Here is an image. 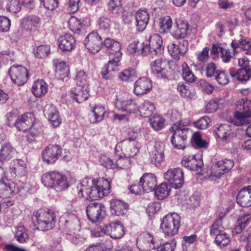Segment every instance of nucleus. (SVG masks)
<instances>
[{
    "label": "nucleus",
    "instance_id": "f257e3e1",
    "mask_svg": "<svg viewBox=\"0 0 251 251\" xmlns=\"http://www.w3.org/2000/svg\"><path fill=\"white\" fill-rule=\"evenodd\" d=\"M110 182L107 179L100 178L95 181L93 178L86 177L77 186L78 195L88 200H97L110 193Z\"/></svg>",
    "mask_w": 251,
    "mask_h": 251
},
{
    "label": "nucleus",
    "instance_id": "f03ea898",
    "mask_svg": "<svg viewBox=\"0 0 251 251\" xmlns=\"http://www.w3.org/2000/svg\"><path fill=\"white\" fill-rule=\"evenodd\" d=\"M115 107L128 114H136L139 112L142 116L148 117L151 116L155 109L154 104L148 101H144L139 106L135 99L117 98L114 102Z\"/></svg>",
    "mask_w": 251,
    "mask_h": 251
},
{
    "label": "nucleus",
    "instance_id": "7ed1b4c3",
    "mask_svg": "<svg viewBox=\"0 0 251 251\" xmlns=\"http://www.w3.org/2000/svg\"><path fill=\"white\" fill-rule=\"evenodd\" d=\"M42 182L48 187L54 189L56 191H62L67 189L69 185L65 175L58 171L50 172L42 176Z\"/></svg>",
    "mask_w": 251,
    "mask_h": 251
},
{
    "label": "nucleus",
    "instance_id": "20e7f679",
    "mask_svg": "<svg viewBox=\"0 0 251 251\" xmlns=\"http://www.w3.org/2000/svg\"><path fill=\"white\" fill-rule=\"evenodd\" d=\"M170 131L172 133L171 143L174 148L179 150H183L185 148V141H186L189 130L179 120L174 123L170 128Z\"/></svg>",
    "mask_w": 251,
    "mask_h": 251
},
{
    "label": "nucleus",
    "instance_id": "39448f33",
    "mask_svg": "<svg viewBox=\"0 0 251 251\" xmlns=\"http://www.w3.org/2000/svg\"><path fill=\"white\" fill-rule=\"evenodd\" d=\"M32 220L36 222V224H35L37 226V229L42 231H47L54 227L55 223V215L51 210L46 211L40 209L34 213Z\"/></svg>",
    "mask_w": 251,
    "mask_h": 251
},
{
    "label": "nucleus",
    "instance_id": "423d86ee",
    "mask_svg": "<svg viewBox=\"0 0 251 251\" xmlns=\"http://www.w3.org/2000/svg\"><path fill=\"white\" fill-rule=\"evenodd\" d=\"M180 226V217L176 213L168 214L163 218L160 228L165 236L176 234Z\"/></svg>",
    "mask_w": 251,
    "mask_h": 251
},
{
    "label": "nucleus",
    "instance_id": "0eeeda50",
    "mask_svg": "<svg viewBox=\"0 0 251 251\" xmlns=\"http://www.w3.org/2000/svg\"><path fill=\"white\" fill-rule=\"evenodd\" d=\"M235 105L237 109L242 111L235 113L233 122L237 126L243 125L246 119L251 117V100L240 99L236 101Z\"/></svg>",
    "mask_w": 251,
    "mask_h": 251
},
{
    "label": "nucleus",
    "instance_id": "6e6552de",
    "mask_svg": "<svg viewBox=\"0 0 251 251\" xmlns=\"http://www.w3.org/2000/svg\"><path fill=\"white\" fill-rule=\"evenodd\" d=\"M169 62L165 58L157 59L150 64L151 73L158 79H168L170 75Z\"/></svg>",
    "mask_w": 251,
    "mask_h": 251
},
{
    "label": "nucleus",
    "instance_id": "1a4fd4ad",
    "mask_svg": "<svg viewBox=\"0 0 251 251\" xmlns=\"http://www.w3.org/2000/svg\"><path fill=\"white\" fill-rule=\"evenodd\" d=\"M86 214L92 223L100 222L105 216V207L101 203H91L87 206Z\"/></svg>",
    "mask_w": 251,
    "mask_h": 251
},
{
    "label": "nucleus",
    "instance_id": "9d476101",
    "mask_svg": "<svg viewBox=\"0 0 251 251\" xmlns=\"http://www.w3.org/2000/svg\"><path fill=\"white\" fill-rule=\"evenodd\" d=\"M142 48V51L146 52L147 54L149 52L155 55L161 54L164 49L161 37L157 34L151 35L146 45L144 44Z\"/></svg>",
    "mask_w": 251,
    "mask_h": 251
},
{
    "label": "nucleus",
    "instance_id": "9b49d317",
    "mask_svg": "<svg viewBox=\"0 0 251 251\" xmlns=\"http://www.w3.org/2000/svg\"><path fill=\"white\" fill-rule=\"evenodd\" d=\"M164 177L176 189L181 187L184 183L183 172L179 168L169 169L164 173Z\"/></svg>",
    "mask_w": 251,
    "mask_h": 251
},
{
    "label": "nucleus",
    "instance_id": "f8f14e48",
    "mask_svg": "<svg viewBox=\"0 0 251 251\" xmlns=\"http://www.w3.org/2000/svg\"><path fill=\"white\" fill-rule=\"evenodd\" d=\"M139 145L138 143L131 138L126 139L118 143L115 150L121 148L124 155L130 158L135 156L139 151Z\"/></svg>",
    "mask_w": 251,
    "mask_h": 251
},
{
    "label": "nucleus",
    "instance_id": "ddd939ff",
    "mask_svg": "<svg viewBox=\"0 0 251 251\" xmlns=\"http://www.w3.org/2000/svg\"><path fill=\"white\" fill-rule=\"evenodd\" d=\"M8 72L12 81L17 85H22L27 80V71L25 67L21 65L11 67Z\"/></svg>",
    "mask_w": 251,
    "mask_h": 251
},
{
    "label": "nucleus",
    "instance_id": "4468645a",
    "mask_svg": "<svg viewBox=\"0 0 251 251\" xmlns=\"http://www.w3.org/2000/svg\"><path fill=\"white\" fill-rule=\"evenodd\" d=\"M62 149L57 145H49L42 151V158L48 163L55 162L61 155Z\"/></svg>",
    "mask_w": 251,
    "mask_h": 251
},
{
    "label": "nucleus",
    "instance_id": "2eb2a0df",
    "mask_svg": "<svg viewBox=\"0 0 251 251\" xmlns=\"http://www.w3.org/2000/svg\"><path fill=\"white\" fill-rule=\"evenodd\" d=\"M84 45L92 53H97L100 50L102 45L101 37L97 32H91L85 38Z\"/></svg>",
    "mask_w": 251,
    "mask_h": 251
},
{
    "label": "nucleus",
    "instance_id": "dca6fc26",
    "mask_svg": "<svg viewBox=\"0 0 251 251\" xmlns=\"http://www.w3.org/2000/svg\"><path fill=\"white\" fill-rule=\"evenodd\" d=\"M188 45V42L185 40H183L178 44L171 43L168 46V52L174 59L178 60L186 53Z\"/></svg>",
    "mask_w": 251,
    "mask_h": 251
},
{
    "label": "nucleus",
    "instance_id": "f3484780",
    "mask_svg": "<svg viewBox=\"0 0 251 251\" xmlns=\"http://www.w3.org/2000/svg\"><path fill=\"white\" fill-rule=\"evenodd\" d=\"M136 244L142 251H148L155 248L153 237L148 233L140 234L137 239Z\"/></svg>",
    "mask_w": 251,
    "mask_h": 251
},
{
    "label": "nucleus",
    "instance_id": "a211bd4d",
    "mask_svg": "<svg viewBox=\"0 0 251 251\" xmlns=\"http://www.w3.org/2000/svg\"><path fill=\"white\" fill-rule=\"evenodd\" d=\"M165 145L162 143H156L150 154L151 161L156 166H158L164 160V151Z\"/></svg>",
    "mask_w": 251,
    "mask_h": 251
},
{
    "label": "nucleus",
    "instance_id": "6ab92c4d",
    "mask_svg": "<svg viewBox=\"0 0 251 251\" xmlns=\"http://www.w3.org/2000/svg\"><path fill=\"white\" fill-rule=\"evenodd\" d=\"M157 183L156 176L151 173H146L140 178V184L143 185L145 192L147 193L154 190Z\"/></svg>",
    "mask_w": 251,
    "mask_h": 251
},
{
    "label": "nucleus",
    "instance_id": "aec40b11",
    "mask_svg": "<svg viewBox=\"0 0 251 251\" xmlns=\"http://www.w3.org/2000/svg\"><path fill=\"white\" fill-rule=\"evenodd\" d=\"M151 88V81L146 77H142L135 82L134 92L136 95H141L147 93Z\"/></svg>",
    "mask_w": 251,
    "mask_h": 251
},
{
    "label": "nucleus",
    "instance_id": "412c9836",
    "mask_svg": "<svg viewBox=\"0 0 251 251\" xmlns=\"http://www.w3.org/2000/svg\"><path fill=\"white\" fill-rule=\"evenodd\" d=\"M103 45L107 49V51L110 56H116L117 58L121 57V48L119 42L114 39L107 38L104 40Z\"/></svg>",
    "mask_w": 251,
    "mask_h": 251
},
{
    "label": "nucleus",
    "instance_id": "4be33fe9",
    "mask_svg": "<svg viewBox=\"0 0 251 251\" xmlns=\"http://www.w3.org/2000/svg\"><path fill=\"white\" fill-rule=\"evenodd\" d=\"M229 74L233 78L242 83L246 82L251 78V68H240L237 71L234 68H231L229 70Z\"/></svg>",
    "mask_w": 251,
    "mask_h": 251
},
{
    "label": "nucleus",
    "instance_id": "5701e85b",
    "mask_svg": "<svg viewBox=\"0 0 251 251\" xmlns=\"http://www.w3.org/2000/svg\"><path fill=\"white\" fill-rule=\"evenodd\" d=\"M32 125V119L30 113H25L19 116L14 123L17 128L24 132L26 131Z\"/></svg>",
    "mask_w": 251,
    "mask_h": 251
},
{
    "label": "nucleus",
    "instance_id": "b1692460",
    "mask_svg": "<svg viewBox=\"0 0 251 251\" xmlns=\"http://www.w3.org/2000/svg\"><path fill=\"white\" fill-rule=\"evenodd\" d=\"M59 47L63 51H70L75 45V40L74 37L69 33L62 35L58 39Z\"/></svg>",
    "mask_w": 251,
    "mask_h": 251
},
{
    "label": "nucleus",
    "instance_id": "393cba45",
    "mask_svg": "<svg viewBox=\"0 0 251 251\" xmlns=\"http://www.w3.org/2000/svg\"><path fill=\"white\" fill-rule=\"evenodd\" d=\"M72 97L77 102L81 103L89 97L88 85H78L72 90Z\"/></svg>",
    "mask_w": 251,
    "mask_h": 251
},
{
    "label": "nucleus",
    "instance_id": "a878e982",
    "mask_svg": "<svg viewBox=\"0 0 251 251\" xmlns=\"http://www.w3.org/2000/svg\"><path fill=\"white\" fill-rule=\"evenodd\" d=\"M236 200L237 202L242 207L251 206V186L241 189L237 196Z\"/></svg>",
    "mask_w": 251,
    "mask_h": 251
},
{
    "label": "nucleus",
    "instance_id": "bb28decb",
    "mask_svg": "<svg viewBox=\"0 0 251 251\" xmlns=\"http://www.w3.org/2000/svg\"><path fill=\"white\" fill-rule=\"evenodd\" d=\"M120 59L113 56L112 59L109 60L107 64L102 68L101 72L103 77L111 76L115 72L119 71Z\"/></svg>",
    "mask_w": 251,
    "mask_h": 251
},
{
    "label": "nucleus",
    "instance_id": "cd10ccee",
    "mask_svg": "<svg viewBox=\"0 0 251 251\" xmlns=\"http://www.w3.org/2000/svg\"><path fill=\"white\" fill-rule=\"evenodd\" d=\"M15 184L6 177L5 180L0 181V197H10L15 190Z\"/></svg>",
    "mask_w": 251,
    "mask_h": 251
},
{
    "label": "nucleus",
    "instance_id": "c85d7f7f",
    "mask_svg": "<svg viewBox=\"0 0 251 251\" xmlns=\"http://www.w3.org/2000/svg\"><path fill=\"white\" fill-rule=\"evenodd\" d=\"M10 170L12 175L15 176L22 177L26 174V165L25 162L21 159L13 160L11 163Z\"/></svg>",
    "mask_w": 251,
    "mask_h": 251
},
{
    "label": "nucleus",
    "instance_id": "c756f323",
    "mask_svg": "<svg viewBox=\"0 0 251 251\" xmlns=\"http://www.w3.org/2000/svg\"><path fill=\"white\" fill-rule=\"evenodd\" d=\"M44 115L48 117L49 120L54 127L59 126L61 123L58 112L52 105H47L44 109Z\"/></svg>",
    "mask_w": 251,
    "mask_h": 251
},
{
    "label": "nucleus",
    "instance_id": "7c9ffc66",
    "mask_svg": "<svg viewBox=\"0 0 251 251\" xmlns=\"http://www.w3.org/2000/svg\"><path fill=\"white\" fill-rule=\"evenodd\" d=\"M176 25L173 32L176 38H184L188 33L189 25L186 21L178 20L176 22Z\"/></svg>",
    "mask_w": 251,
    "mask_h": 251
},
{
    "label": "nucleus",
    "instance_id": "2f4dec72",
    "mask_svg": "<svg viewBox=\"0 0 251 251\" xmlns=\"http://www.w3.org/2000/svg\"><path fill=\"white\" fill-rule=\"evenodd\" d=\"M106 230L111 237L114 239L121 238L125 233L124 227L119 221L111 223L106 227Z\"/></svg>",
    "mask_w": 251,
    "mask_h": 251
},
{
    "label": "nucleus",
    "instance_id": "473e14b6",
    "mask_svg": "<svg viewBox=\"0 0 251 251\" xmlns=\"http://www.w3.org/2000/svg\"><path fill=\"white\" fill-rule=\"evenodd\" d=\"M128 205L119 200L113 199L110 202L111 212L117 216L124 215L127 210Z\"/></svg>",
    "mask_w": 251,
    "mask_h": 251
},
{
    "label": "nucleus",
    "instance_id": "72a5a7b5",
    "mask_svg": "<svg viewBox=\"0 0 251 251\" xmlns=\"http://www.w3.org/2000/svg\"><path fill=\"white\" fill-rule=\"evenodd\" d=\"M150 16L147 10H140L137 13L135 16L137 30L143 31L147 26L149 21Z\"/></svg>",
    "mask_w": 251,
    "mask_h": 251
},
{
    "label": "nucleus",
    "instance_id": "f704fd0d",
    "mask_svg": "<svg viewBox=\"0 0 251 251\" xmlns=\"http://www.w3.org/2000/svg\"><path fill=\"white\" fill-rule=\"evenodd\" d=\"M234 164V161L230 159H224L217 162L215 163V166L219 168L220 172L217 174L216 173L214 176L217 177H220L231 170Z\"/></svg>",
    "mask_w": 251,
    "mask_h": 251
},
{
    "label": "nucleus",
    "instance_id": "c9c22d12",
    "mask_svg": "<svg viewBox=\"0 0 251 251\" xmlns=\"http://www.w3.org/2000/svg\"><path fill=\"white\" fill-rule=\"evenodd\" d=\"M214 132L219 138L224 140L230 135L231 129L228 124H217L214 126Z\"/></svg>",
    "mask_w": 251,
    "mask_h": 251
},
{
    "label": "nucleus",
    "instance_id": "e433bc0d",
    "mask_svg": "<svg viewBox=\"0 0 251 251\" xmlns=\"http://www.w3.org/2000/svg\"><path fill=\"white\" fill-rule=\"evenodd\" d=\"M48 92V85L43 80H38L32 85V92L36 97L40 98Z\"/></svg>",
    "mask_w": 251,
    "mask_h": 251
},
{
    "label": "nucleus",
    "instance_id": "4c0bfd02",
    "mask_svg": "<svg viewBox=\"0 0 251 251\" xmlns=\"http://www.w3.org/2000/svg\"><path fill=\"white\" fill-rule=\"evenodd\" d=\"M105 113L104 107L98 105L94 107L91 111V114L90 115V121L92 123H95L101 121L104 118Z\"/></svg>",
    "mask_w": 251,
    "mask_h": 251
},
{
    "label": "nucleus",
    "instance_id": "58836bf2",
    "mask_svg": "<svg viewBox=\"0 0 251 251\" xmlns=\"http://www.w3.org/2000/svg\"><path fill=\"white\" fill-rule=\"evenodd\" d=\"M15 150L9 144H4L0 150V161H7L15 155Z\"/></svg>",
    "mask_w": 251,
    "mask_h": 251
},
{
    "label": "nucleus",
    "instance_id": "ea45409f",
    "mask_svg": "<svg viewBox=\"0 0 251 251\" xmlns=\"http://www.w3.org/2000/svg\"><path fill=\"white\" fill-rule=\"evenodd\" d=\"M170 192V185L167 182H163L157 187L155 191V195L158 199L163 200L168 197Z\"/></svg>",
    "mask_w": 251,
    "mask_h": 251
},
{
    "label": "nucleus",
    "instance_id": "a19ab883",
    "mask_svg": "<svg viewBox=\"0 0 251 251\" xmlns=\"http://www.w3.org/2000/svg\"><path fill=\"white\" fill-rule=\"evenodd\" d=\"M182 76L187 82L192 83L196 81L197 77L190 70L186 62H183L181 65Z\"/></svg>",
    "mask_w": 251,
    "mask_h": 251
},
{
    "label": "nucleus",
    "instance_id": "79ce46f5",
    "mask_svg": "<svg viewBox=\"0 0 251 251\" xmlns=\"http://www.w3.org/2000/svg\"><path fill=\"white\" fill-rule=\"evenodd\" d=\"M149 120L151 126L155 130H161L164 127L165 119L158 114L154 115Z\"/></svg>",
    "mask_w": 251,
    "mask_h": 251
},
{
    "label": "nucleus",
    "instance_id": "37998d69",
    "mask_svg": "<svg viewBox=\"0 0 251 251\" xmlns=\"http://www.w3.org/2000/svg\"><path fill=\"white\" fill-rule=\"evenodd\" d=\"M69 27L75 33H79L82 28V23L74 16H72L68 22Z\"/></svg>",
    "mask_w": 251,
    "mask_h": 251
},
{
    "label": "nucleus",
    "instance_id": "c03bdc74",
    "mask_svg": "<svg viewBox=\"0 0 251 251\" xmlns=\"http://www.w3.org/2000/svg\"><path fill=\"white\" fill-rule=\"evenodd\" d=\"M15 237L17 240L21 243L26 242L28 239L27 230L23 226H18L15 232Z\"/></svg>",
    "mask_w": 251,
    "mask_h": 251
},
{
    "label": "nucleus",
    "instance_id": "a18cd8bd",
    "mask_svg": "<svg viewBox=\"0 0 251 251\" xmlns=\"http://www.w3.org/2000/svg\"><path fill=\"white\" fill-rule=\"evenodd\" d=\"M172 26V20L170 17L167 16L159 19V32L165 33L168 31Z\"/></svg>",
    "mask_w": 251,
    "mask_h": 251
},
{
    "label": "nucleus",
    "instance_id": "49530a36",
    "mask_svg": "<svg viewBox=\"0 0 251 251\" xmlns=\"http://www.w3.org/2000/svg\"><path fill=\"white\" fill-rule=\"evenodd\" d=\"M115 168L125 169L127 168L130 165V160L129 157L125 156L123 158L120 155L114 156Z\"/></svg>",
    "mask_w": 251,
    "mask_h": 251
},
{
    "label": "nucleus",
    "instance_id": "de8ad7c7",
    "mask_svg": "<svg viewBox=\"0 0 251 251\" xmlns=\"http://www.w3.org/2000/svg\"><path fill=\"white\" fill-rule=\"evenodd\" d=\"M108 9L113 14L119 15L123 11L120 0H110L108 2Z\"/></svg>",
    "mask_w": 251,
    "mask_h": 251
},
{
    "label": "nucleus",
    "instance_id": "09e8293b",
    "mask_svg": "<svg viewBox=\"0 0 251 251\" xmlns=\"http://www.w3.org/2000/svg\"><path fill=\"white\" fill-rule=\"evenodd\" d=\"M224 231V228L222 226V219L219 218L213 224L210 228V235L213 236H217Z\"/></svg>",
    "mask_w": 251,
    "mask_h": 251
},
{
    "label": "nucleus",
    "instance_id": "8fccbe9b",
    "mask_svg": "<svg viewBox=\"0 0 251 251\" xmlns=\"http://www.w3.org/2000/svg\"><path fill=\"white\" fill-rule=\"evenodd\" d=\"M138 41H134L130 43L127 47V50L130 53H138L142 54L143 55H146V52H142V45L144 46V43H142L139 45Z\"/></svg>",
    "mask_w": 251,
    "mask_h": 251
},
{
    "label": "nucleus",
    "instance_id": "3c124183",
    "mask_svg": "<svg viewBox=\"0 0 251 251\" xmlns=\"http://www.w3.org/2000/svg\"><path fill=\"white\" fill-rule=\"evenodd\" d=\"M119 77L123 81H133L136 78L135 71L133 69L125 70L120 73Z\"/></svg>",
    "mask_w": 251,
    "mask_h": 251
},
{
    "label": "nucleus",
    "instance_id": "603ef678",
    "mask_svg": "<svg viewBox=\"0 0 251 251\" xmlns=\"http://www.w3.org/2000/svg\"><path fill=\"white\" fill-rule=\"evenodd\" d=\"M230 241V237L225 231L222 232L221 234L217 235L215 237L216 244L220 247H224L226 246Z\"/></svg>",
    "mask_w": 251,
    "mask_h": 251
},
{
    "label": "nucleus",
    "instance_id": "864d4df0",
    "mask_svg": "<svg viewBox=\"0 0 251 251\" xmlns=\"http://www.w3.org/2000/svg\"><path fill=\"white\" fill-rule=\"evenodd\" d=\"M50 47L48 45H41L34 50V54L37 58H43L50 53Z\"/></svg>",
    "mask_w": 251,
    "mask_h": 251
},
{
    "label": "nucleus",
    "instance_id": "5fc2aeb1",
    "mask_svg": "<svg viewBox=\"0 0 251 251\" xmlns=\"http://www.w3.org/2000/svg\"><path fill=\"white\" fill-rule=\"evenodd\" d=\"M69 69L68 65L64 62H59L56 66V73L60 76L64 77L68 76Z\"/></svg>",
    "mask_w": 251,
    "mask_h": 251
},
{
    "label": "nucleus",
    "instance_id": "6e6d98bb",
    "mask_svg": "<svg viewBox=\"0 0 251 251\" xmlns=\"http://www.w3.org/2000/svg\"><path fill=\"white\" fill-rule=\"evenodd\" d=\"M75 78L76 80L77 86L88 85V76L86 73L84 71L80 70L77 72Z\"/></svg>",
    "mask_w": 251,
    "mask_h": 251
},
{
    "label": "nucleus",
    "instance_id": "4d7b16f0",
    "mask_svg": "<svg viewBox=\"0 0 251 251\" xmlns=\"http://www.w3.org/2000/svg\"><path fill=\"white\" fill-rule=\"evenodd\" d=\"M214 78L220 85H225L229 82L228 76L224 71L217 70Z\"/></svg>",
    "mask_w": 251,
    "mask_h": 251
},
{
    "label": "nucleus",
    "instance_id": "13d9d810",
    "mask_svg": "<svg viewBox=\"0 0 251 251\" xmlns=\"http://www.w3.org/2000/svg\"><path fill=\"white\" fill-rule=\"evenodd\" d=\"M101 165L107 168H115L114 157L111 159L105 155H101L99 159Z\"/></svg>",
    "mask_w": 251,
    "mask_h": 251
},
{
    "label": "nucleus",
    "instance_id": "bf43d9fd",
    "mask_svg": "<svg viewBox=\"0 0 251 251\" xmlns=\"http://www.w3.org/2000/svg\"><path fill=\"white\" fill-rule=\"evenodd\" d=\"M28 129L29 130L27 135V140L28 142L32 143L34 141L35 138L39 135L40 132L34 125H32Z\"/></svg>",
    "mask_w": 251,
    "mask_h": 251
},
{
    "label": "nucleus",
    "instance_id": "052dcab7",
    "mask_svg": "<svg viewBox=\"0 0 251 251\" xmlns=\"http://www.w3.org/2000/svg\"><path fill=\"white\" fill-rule=\"evenodd\" d=\"M220 53L222 61L225 63L230 62L235 55L233 52H230L228 49L224 48L221 49Z\"/></svg>",
    "mask_w": 251,
    "mask_h": 251
},
{
    "label": "nucleus",
    "instance_id": "680f3d73",
    "mask_svg": "<svg viewBox=\"0 0 251 251\" xmlns=\"http://www.w3.org/2000/svg\"><path fill=\"white\" fill-rule=\"evenodd\" d=\"M209 49L207 47L204 48L202 51L200 52L197 56V62L199 64L204 63L207 61L209 57Z\"/></svg>",
    "mask_w": 251,
    "mask_h": 251
},
{
    "label": "nucleus",
    "instance_id": "e2e57ef3",
    "mask_svg": "<svg viewBox=\"0 0 251 251\" xmlns=\"http://www.w3.org/2000/svg\"><path fill=\"white\" fill-rule=\"evenodd\" d=\"M112 24L111 20L106 16H103L99 18V25L100 28L103 30L108 29Z\"/></svg>",
    "mask_w": 251,
    "mask_h": 251
},
{
    "label": "nucleus",
    "instance_id": "0e129e2a",
    "mask_svg": "<svg viewBox=\"0 0 251 251\" xmlns=\"http://www.w3.org/2000/svg\"><path fill=\"white\" fill-rule=\"evenodd\" d=\"M210 122V119L207 116H204L194 123V126L199 129H205L207 128Z\"/></svg>",
    "mask_w": 251,
    "mask_h": 251
},
{
    "label": "nucleus",
    "instance_id": "69168bd1",
    "mask_svg": "<svg viewBox=\"0 0 251 251\" xmlns=\"http://www.w3.org/2000/svg\"><path fill=\"white\" fill-rule=\"evenodd\" d=\"M45 8L49 10L55 9L58 5V0H40Z\"/></svg>",
    "mask_w": 251,
    "mask_h": 251
},
{
    "label": "nucleus",
    "instance_id": "338daca9",
    "mask_svg": "<svg viewBox=\"0 0 251 251\" xmlns=\"http://www.w3.org/2000/svg\"><path fill=\"white\" fill-rule=\"evenodd\" d=\"M176 245V242L172 240L161 245L157 248V251H174Z\"/></svg>",
    "mask_w": 251,
    "mask_h": 251
},
{
    "label": "nucleus",
    "instance_id": "774afa93",
    "mask_svg": "<svg viewBox=\"0 0 251 251\" xmlns=\"http://www.w3.org/2000/svg\"><path fill=\"white\" fill-rule=\"evenodd\" d=\"M192 138L194 144L197 147L200 148H204L206 147L207 143L206 141L201 139L200 132H195L193 135Z\"/></svg>",
    "mask_w": 251,
    "mask_h": 251
}]
</instances>
